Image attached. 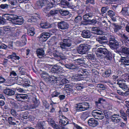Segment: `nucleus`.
Returning a JSON list of instances; mask_svg holds the SVG:
<instances>
[{"instance_id": "obj_9", "label": "nucleus", "mask_w": 129, "mask_h": 129, "mask_svg": "<svg viewBox=\"0 0 129 129\" xmlns=\"http://www.w3.org/2000/svg\"><path fill=\"white\" fill-rule=\"evenodd\" d=\"M117 84H118L119 86L123 89L125 90H127L128 88V86L125 83H123L125 81L123 79H117Z\"/></svg>"}, {"instance_id": "obj_36", "label": "nucleus", "mask_w": 129, "mask_h": 129, "mask_svg": "<svg viewBox=\"0 0 129 129\" xmlns=\"http://www.w3.org/2000/svg\"><path fill=\"white\" fill-rule=\"evenodd\" d=\"M96 55L99 58V59H102L103 58H105L106 59H108V60H110L111 58V57H107V56H106L105 55H102L100 54H98V53L96 54Z\"/></svg>"}, {"instance_id": "obj_8", "label": "nucleus", "mask_w": 129, "mask_h": 129, "mask_svg": "<svg viewBox=\"0 0 129 129\" xmlns=\"http://www.w3.org/2000/svg\"><path fill=\"white\" fill-rule=\"evenodd\" d=\"M18 17V18L16 19L12 18L11 19V22L15 24L21 25L23 22V19L22 17Z\"/></svg>"}, {"instance_id": "obj_17", "label": "nucleus", "mask_w": 129, "mask_h": 129, "mask_svg": "<svg viewBox=\"0 0 129 129\" xmlns=\"http://www.w3.org/2000/svg\"><path fill=\"white\" fill-rule=\"evenodd\" d=\"M53 55L55 57H59L61 59H63L64 58V55L62 53L58 51H56L53 54Z\"/></svg>"}, {"instance_id": "obj_3", "label": "nucleus", "mask_w": 129, "mask_h": 129, "mask_svg": "<svg viewBox=\"0 0 129 129\" xmlns=\"http://www.w3.org/2000/svg\"><path fill=\"white\" fill-rule=\"evenodd\" d=\"M71 40L68 38L64 39L63 42L60 44V47L62 50L66 49L67 47H70L71 45Z\"/></svg>"}, {"instance_id": "obj_57", "label": "nucleus", "mask_w": 129, "mask_h": 129, "mask_svg": "<svg viewBox=\"0 0 129 129\" xmlns=\"http://www.w3.org/2000/svg\"><path fill=\"white\" fill-rule=\"evenodd\" d=\"M83 88L84 87L81 85H78L76 87V89L77 90H80Z\"/></svg>"}, {"instance_id": "obj_19", "label": "nucleus", "mask_w": 129, "mask_h": 129, "mask_svg": "<svg viewBox=\"0 0 129 129\" xmlns=\"http://www.w3.org/2000/svg\"><path fill=\"white\" fill-rule=\"evenodd\" d=\"M81 35L83 38H89L90 36V31L88 30H83L82 33Z\"/></svg>"}, {"instance_id": "obj_22", "label": "nucleus", "mask_w": 129, "mask_h": 129, "mask_svg": "<svg viewBox=\"0 0 129 129\" xmlns=\"http://www.w3.org/2000/svg\"><path fill=\"white\" fill-rule=\"evenodd\" d=\"M119 116V115H113L112 117V119L113 121L115 122H118L121 121V119L117 117L116 116Z\"/></svg>"}, {"instance_id": "obj_21", "label": "nucleus", "mask_w": 129, "mask_h": 129, "mask_svg": "<svg viewBox=\"0 0 129 129\" xmlns=\"http://www.w3.org/2000/svg\"><path fill=\"white\" fill-rule=\"evenodd\" d=\"M121 117L123 119L124 121L126 122L127 120V118L126 115L124 111L123 110H121L119 111Z\"/></svg>"}, {"instance_id": "obj_61", "label": "nucleus", "mask_w": 129, "mask_h": 129, "mask_svg": "<svg viewBox=\"0 0 129 129\" xmlns=\"http://www.w3.org/2000/svg\"><path fill=\"white\" fill-rule=\"evenodd\" d=\"M74 127L77 129H83V128L82 127H81L79 125L76 124H74Z\"/></svg>"}, {"instance_id": "obj_47", "label": "nucleus", "mask_w": 129, "mask_h": 129, "mask_svg": "<svg viewBox=\"0 0 129 129\" xmlns=\"http://www.w3.org/2000/svg\"><path fill=\"white\" fill-rule=\"evenodd\" d=\"M106 36H103L102 37H100L98 38V39H100V40H102L104 41H105V40H107V37H106Z\"/></svg>"}, {"instance_id": "obj_11", "label": "nucleus", "mask_w": 129, "mask_h": 129, "mask_svg": "<svg viewBox=\"0 0 129 129\" xmlns=\"http://www.w3.org/2000/svg\"><path fill=\"white\" fill-rule=\"evenodd\" d=\"M50 34L48 33H43L40 35V40L42 42L46 41L50 36Z\"/></svg>"}, {"instance_id": "obj_55", "label": "nucleus", "mask_w": 129, "mask_h": 129, "mask_svg": "<svg viewBox=\"0 0 129 129\" xmlns=\"http://www.w3.org/2000/svg\"><path fill=\"white\" fill-rule=\"evenodd\" d=\"M97 41L98 42L102 44H104L106 42V41H104L102 40L98 39V38L97 39Z\"/></svg>"}, {"instance_id": "obj_15", "label": "nucleus", "mask_w": 129, "mask_h": 129, "mask_svg": "<svg viewBox=\"0 0 129 129\" xmlns=\"http://www.w3.org/2000/svg\"><path fill=\"white\" fill-rule=\"evenodd\" d=\"M48 121L49 124L50 125L54 128L56 129L59 128V126L55 123L53 120L51 118L48 119Z\"/></svg>"}, {"instance_id": "obj_16", "label": "nucleus", "mask_w": 129, "mask_h": 129, "mask_svg": "<svg viewBox=\"0 0 129 129\" xmlns=\"http://www.w3.org/2000/svg\"><path fill=\"white\" fill-rule=\"evenodd\" d=\"M96 51L100 53H102L105 55H107L108 53L107 49L104 48H99L96 49Z\"/></svg>"}, {"instance_id": "obj_37", "label": "nucleus", "mask_w": 129, "mask_h": 129, "mask_svg": "<svg viewBox=\"0 0 129 129\" xmlns=\"http://www.w3.org/2000/svg\"><path fill=\"white\" fill-rule=\"evenodd\" d=\"M30 17L28 20V22L31 23H33V22H36L37 21V18L34 17Z\"/></svg>"}, {"instance_id": "obj_64", "label": "nucleus", "mask_w": 129, "mask_h": 129, "mask_svg": "<svg viewBox=\"0 0 129 129\" xmlns=\"http://www.w3.org/2000/svg\"><path fill=\"white\" fill-rule=\"evenodd\" d=\"M4 93L7 96H8V89L6 88L4 89Z\"/></svg>"}, {"instance_id": "obj_38", "label": "nucleus", "mask_w": 129, "mask_h": 129, "mask_svg": "<svg viewBox=\"0 0 129 129\" xmlns=\"http://www.w3.org/2000/svg\"><path fill=\"white\" fill-rule=\"evenodd\" d=\"M34 100H33L34 102V108H36V107H37L40 104V102L36 98H34Z\"/></svg>"}, {"instance_id": "obj_6", "label": "nucleus", "mask_w": 129, "mask_h": 129, "mask_svg": "<svg viewBox=\"0 0 129 129\" xmlns=\"http://www.w3.org/2000/svg\"><path fill=\"white\" fill-rule=\"evenodd\" d=\"M92 115L95 118L98 119H102L104 117L103 114L100 110L93 111L92 112Z\"/></svg>"}, {"instance_id": "obj_53", "label": "nucleus", "mask_w": 129, "mask_h": 129, "mask_svg": "<svg viewBox=\"0 0 129 129\" xmlns=\"http://www.w3.org/2000/svg\"><path fill=\"white\" fill-rule=\"evenodd\" d=\"M121 36L123 38H124L125 40H126L128 41H129V39H128V37L126 36L124 34L123 35H121Z\"/></svg>"}, {"instance_id": "obj_7", "label": "nucleus", "mask_w": 129, "mask_h": 129, "mask_svg": "<svg viewBox=\"0 0 129 129\" xmlns=\"http://www.w3.org/2000/svg\"><path fill=\"white\" fill-rule=\"evenodd\" d=\"M57 25L58 28L62 30L67 29L69 27L67 23L63 21L58 22Z\"/></svg>"}, {"instance_id": "obj_10", "label": "nucleus", "mask_w": 129, "mask_h": 129, "mask_svg": "<svg viewBox=\"0 0 129 129\" xmlns=\"http://www.w3.org/2000/svg\"><path fill=\"white\" fill-rule=\"evenodd\" d=\"M51 70L55 73H58L59 72H64V71L61 66L56 65L52 68Z\"/></svg>"}, {"instance_id": "obj_4", "label": "nucleus", "mask_w": 129, "mask_h": 129, "mask_svg": "<svg viewBox=\"0 0 129 129\" xmlns=\"http://www.w3.org/2000/svg\"><path fill=\"white\" fill-rule=\"evenodd\" d=\"M90 46L88 45L80 46L78 48L77 51L80 54H84L90 49Z\"/></svg>"}, {"instance_id": "obj_33", "label": "nucleus", "mask_w": 129, "mask_h": 129, "mask_svg": "<svg viewBox=\"0 0 129 129\" xmlns=\"http://www.w3.org/2000/svg\"><path fill=\"white\" fill-rule=\"evenodd\" d=\"M91 30L92 31H93V33H94L98 34H100V32H101V31L98 28L96 27H92V28Z\"/></svg>"}, {"instance_id": "obj_29", "label": "nucleus", "mask_w": 129, "mask_h": 129, "mask_svg": "<svg viewBox=\"0 0 129 129\" xmlns=\"http://www.w3.org/2000/svg\"><path fill=\"white\" fill-rule=\"evenodd\" d=\"M65 66L66 68L69 69H74L76 67L74 64L72 63H69L66 64L65 65Z\"/></svg>"}, {"instance_id": "obj_30", "label": "nucleus", "mask_w": 129, "mask_h": 129, "mask_svg": "<svg viewBox=\"0 0 129 129\" xmlns=\"http://www.w3.org/2000/svg\"><path fill=\"white\" fill-rule=\"evenodd\" d=\"M59 12L61 15L63 16L67 15L69 13V12L66 10H59Z\"/></svg>"}, {"instance_id": "obj_62", "label": "nucleus", "mask_w": 129, "mask_h": 129, "mask_svg": "<svg viewBox=\"0 0 129 129\" xmlns=\"http://www.w3.org/2000/svg\"><path fill=\"white\" fill-rule=\"evenodd\" d=\"M17 75L16 73L14 71H13L11 73L10 76L13 75L14 77L16 76Z\"/></svg>"}, {"instance_id": "obj_24", "label": "nucleus", "mask_w": 129, "mask_h": 129, "mask_svg": "<svg viewBox=\"0 0 129 129\" xmlns=\"http://www.w3.org/2000/svg\"><path fill=\"white\" fill-rule=\"evenodd\" d=\"M48 80L53 83H55L58 80V79L57 77H55L53 75L50 76Z\"/></svg>"}, {"instance_id": "obj_63", "label": "nucleus", "mask_w": 129, "mask_h": 129, "mask_svg": "<svg viewBox=\"0 0 129 129\" xmlns=\"http://www.w3.org/2000/svg\"><path fill=\"white\" fill-rule=\"evenodd\" d=\"M65 96L64 95H61L59 96V97L60 99L61 100L64 99L65 98Z\"/></svg>"}, {"instance_id": "obj_58", "label": "nucleus", "mask_w": 129, "mask_h": 129, "mask_svg": "<svg viewBox=\"0 0 129 129\" xmlns=\"http://www.w3.org/2000/svg\"><path fill=\"white\" fill-rule=\"evenodd\" d=\"M92 74L93 75H97L98 73L95 70H93L92 71Z\"/></svg>"}, {"instance_id": "obj_51", "label": "nucleus", "mask_w": 129, "mask_h": 129, "mask_svg": "<svg viewBox=\"0 0 129 129\" xmlns=\"http://www.w3.org/2000/svg\"><path fill=\"white\" fill-rule=\"evenodd\" d=\"M3 17H0V24H4L5 20L3 18Z\"/></svg>"}, {"instance_id": "obj_13", "label": "nucleus", "mask_w": 129, "mask_h": 129, "mask_svg": "<svg viewBox=\"0 0 129 129\" xmlns=\"http://www.w3.org/2000/svg\"><path fill=\"white\" fill-rule=\"evenodd\" d=\"M110 46L111 48L118 49L119 48H121V45L119 44L118 42L116 41L114 42H110Z\"/></svg>"}, {"instance_id": "obj_23", "label": "nucleus", "mask_w": 129, "mask_h": 129, "mask_svg": "<svg viewBox=\"0 0 129 129\" xmlns=\"http://www.w3.org/2000/svg\"><path fill=\"white\" fill-rule=\"evenodd\" d=\"M21 41L20 42H18L17 43L20 46H22L26 44V40L24 37H22Z\"/></svg>"}, {"instance_id": "obj_12", "label": "nucleus", "mask_w": 129, "mask_h": 129, "mask_svg": "<svg viewBox=\"0 0 129 129\" xmlns=\"http://www.w3.org/2000/svg\"><path fill=\"white\" fill-rule=\"evenodd\" d=\"M61 112L60 111L58 112L59 118H60L61 117H62V118L60 119L59 121V123L61 126L65 125L67 124L68 122L66 121L67 120L65 119V117L61 114Z\"/></svg>"}, {"instance_id": "obj_31", "label": "nucleus", "mask_w": 129, "mask_h": 129, "mask_svg": "<svg viewBox=\"0 0 129 129\" xmlns=\"http://www.w3.org/2000/svg\"><path fill=\"white\" fill-rule=\"evenodd\" d=\"M122 52L123 53L129 55V48L124 47L122 48Z\"/></svg>"}, {"instance_id": "obj_28", "label": "nucleus", "mask_w": 129, "mask_h": 129, "mask_svg": "<svg viewBox=\"0 0 129 129\" xmlns=\"http://www.w3.org/2000/svg\"><path fill=\"white\" fill-rule=\"evenodd\" d=\"M40 26L41 27L44 28H47L51 27V25L47 23H41Z\"/></svg>"}, {"instance_id": "obj_54", "label": "nucleus", "mask_w": 129, "mask_h": 129, "mask_svg": "<svg viewBox=\"0 0 129 129\" xmlns=\"http://www.w3.org/2000/svg\"><path fill=\"white\" fill-rule=\"evenodd\" d=\"M16 99H17V100L20 101L21 100V94H19L16 96Z\"/></svg>"}, {"instance_id": "obj_18", "label": "nucleus", "mask_w": 129, "mask_h": 129, "mask_svg": "<svg viewBox=\"0 0 129 129\" xmlns=\"http://www.w3.org/2000/svg\"><path fill=\"white\" fill-rule=\"evenodd\" d=\"M37 53L39 58H41L45 54L44 50L42 48H40L37 50Z\"/></svg>"}, {"instance_id": "obj_39", "label": "nucleus", "mask_w": 129, "mask_h": 129, "mask_svg": "<svg viewBox=\"0 0 129 129\" xmlns=\"http://www.w3.org/2000/svg\"><path fill=\"white\" fill-rule=\"evenodd\" d=\"M114 26H115L114 31L115 32H117L121 28V27L119 25H117L115 24H113Z\"/></svg>"}, {"instance_id": "obj_35", "label": "nucleus", "mask_w": 129, "mask_h": 129, "mask_svg": "<svg viewBox=\"0 0 129 129\" xmlns=\"http://www.w3.org/2000/svg\"><path fill=\"white\" fill-rule=\"evenodd\" d=\"M41 76L42 78L45 79H49L50 76L47 73H43L41 75Z\"/></svg>"}, {"instance_id": "obj_32", "label": "nucleus", "mask_w": 129, "mask_h": 129, "mask_svg": "<svg viewBox=\"0 0 129 129\" xmlns=\"http://www.w3.org/2000/svg\"><path fill=\"white\" fill-rule=\"evenodd\" d=\"M111 73L110 70H107L103 74V76L104 77H109Z\"/></svg>"}, {"instance_id": "obj_43", "label": "nucleus", "mask_w": 129, "mask_h": 129, "mask_svg": "<svg viewBox=\"0 0 129 129\" xmlns=\"http://www.w3.org/2000/svg\"><path fill=\"white\" fill-rule=\"evenodd\" d=\"M70 80L69 79H67L65 78H63L61 80V82L63 84H65L66 83H67L69 82V81H70Z\"/></svg>"}, {"instance_id": "obj_34", "label": "nucleus", "mask_w": 129, "mask_h": 129, "mask_svg": "<svg viewBox=\"0 0 129 129\" xmlns=\"http://www.w3.org/2000/svg\"><path fill=\"white\" fill-rule=\"evenodd\" d=\"M45 125L44 122H41L38 123L37 124V127L39 129H43V126Z\"/></svg>"}, {"instance_id": "obj_25", "label": "nucleus", "mask_w": 129, "mask_h": 129, "mask_svg": "<svg viewBox=\"0 0 129 129\" xmlns=\"http://www.w3.org/2000/svg\"><path fill=\"white\" fill-rule=\"evenodd\" d=\"M20 58V57L17 56L15 53H13L12 55H9V59H11L12 60L15 59L16 60H19Z\"/></svg>"}, {"instance_id": "obj_14", "label": "nucleus", "mask_w": 129, "mask_h": 129, "mask_svg": "<svg viewBox=\"0 0 129 129\" xmlns=\"http://www.w3.org/2000/svg\"><path fill=\"white\" fill-rule=\"evenodd\" d=\"M89 125L92 127H95L98 125V122L93 118H90L88 121Z\"/></svg>"}, {"instance_id": "obj_27", "label": "nucleus", "mask_w": 129, "mask_h": 129, "mask_svg": "<svg viewBox=\"0 0 129 129\" xmlns=\"http://www.w3.org/2000/svg\"><path fill=\"white\" fill-rule=\"evenodd\" d=\"M121 62H123L125 66L129 65V59H126L125 57H123L121 58Z\"/></svg>"}, {"instance_id": "obj_45", "label": "nucleus", "mask_w": 129, "mask_h": 129, "mask_svg": "<svg viewBox=\"0 0 129 129\" xmlns=\"http://www.w3.org/2000/svg\"><path fill=\"white\" fill-rule=\"evenodd\" d=\"M0 7L2 9H7L8 7V5L7 4H2L0 6Z\"/></svg>"}, {"instance_id": "obj_42", "label": "nucleus", "mask_w": 129, "mask_h": 129, "mask_svg": "<svg viewBox=\"0 0 129 129\" xmlns=\"http://www.w3.org/2000/svg\"><path fill=\"white\" fill-rule=\"evenodd\" d=\"M59 93L58 92L55 91L52 93L51 94V96L52 97H57L59 95Z\"/></svg>"}, {"instance_id": "obj_1", "label": "nucleus", "mask_w": 129, "mask_h": 129, "mask_svg": "<svg viewBox=\"0 0 129 129\" xmlns=\"http://www.w3.org/2000/svg\"><path fill=\"white\" fill-rule=\"evenodd\" d=\"M81 71V73L79 74L76 77H75V75H74L72 77H70L69 79L74 81H76V80H80L79 78H84L85 77H86L85 76L88 74V73L86 70H82Z\"/></svg>"}, {"instance_id": "obj_52", "label": "nucleus", "mask_w": 129, "mask_h": 129, "mask_svg": "<svg viewBox=\"0 0 129 129\" xmlns=\"http://www.w3.org/2000/svg\"><path fill=\"white\" fill-rule=\"evenodd\" d=\"M108 9V8L107 7H103L101 9V11L103 13H105Z\"/></svg>"}, {"instance_id": "obj_2", "label": "nucleus", "mask_w": 129, "mask_h": 129, "mask_svg": "<svg viewBox=\"0 0 129 129\" xmlns=\"http://www.w3.org/2000/svg\"><path fill=\"white\" fill-rule=\"evenodd\" d=\"M91 108L88 103L84 102L78 104L77 110L78 111H84Z\"/></svg>"}, {"instance_id": "obj_50", "label": "nucleus", "mask_w": 129, "mask_h": 129, "mask_svg": "<svg viewBox=\"0 0 129 129\" xmlns=\"http://www.w3.org/2000/svg\"><path fill=\"white\" fill-rule=\"evenodd\" d=\"M81 17H76L74 20L76 22H78L81 21Z\"/></svg>"}, {"instance_id": "obj_20", "label": "nucleus", "mask_w": 129, "mask_h": 129, "mask_svg": "<svg viewBox=\"0 0 129 129\" xmlns=\"http://www.w3.org/2000/svg\"><path fill=\"white\" fill-rule=\"evenodd\" d=\"M44 3L45 4H47L48 5V7L45 10V11L47 10H48V9L52 8L53 5L52 3H51L50 1V0H43Z\"/></svg>"}, {"instance_id": "obj_46", "label": "nucleus", "mask_w": 129, "mask_h": 129, "mask_svg": "<svg viewBox=\"0 0 129 129\" xmlns=\"http://www.w3.org/2000/svg\"><path fill=\"white\" fill-rule=\"evenodd\" d=\"M108 15L110 16H113L115 15V13L111 10H110L108 11Z\"/></svg>"}, {"instance_id": "obj_60", "label": "nucleus", "mask_w": 129, "mask_h": 129, "mask_svg": "<svg viewBox=\"0 0 129 129\" xmlns=\"http://www.w3.org/2000/svg\"><path fill=\"white\" fill-rule=\"evenodd\" d=\"M117 93L120 95H124V93L121 90H117Z\"/></svg>"}, {"instance_id": "obj_44", "label": "nucleus", "mask_w": 129, "mask_h": 129, "mask_svg": "<svg viewBox=\"0 0 129 129\" xmlns=\"http://www.w3.org/2000/svg\"><path fill=\"white\" fill-rule=\"evenodd\" d=\"M58 12V10H51V11L50 13L52 15H55V14L57 13Z\"/></svg>"}, {"instance_id": "obj_5", "label": "nucleus", "mask_w": 129, "mask_h": 129, "mask_svg": "<svg viewBox=\"0 0 129 129\" xmlns=\"http://www.w3.org/2000/svg\"><path fill=\"white\" fill-rule=\"evenodd\" d=\"M61 7L63 8H64L67 6L69 8L72 9L74 11L78 10L77 9L79 8V6H78L76 7H74V6H71L69 4L68 2L64 0H62L60 2V5Z\"/></svg>"}, {"instance_id": "obj_56", "label": "nucleus", "mask_w": 129, "mask_h": 129, "mask_svg": "<svg viewBox=\"0 0 129 129\" xmlns=\"http://www.w3.org/2000/svg\"><path fill=\"white\" fill-rule=\"evenodd\" d=\"M7 82V81L6 79L0 76V83L4 82Z\"/></svg>"}, {"instance_id": "obj_49", "label": "nucleus", "mask_w": 129, "mask_h": 129, "mask_svg": "<svg viewBox=\"0 0 129 129\" xmlns=\"http://www.w3.org/2000/svg\"><path fill=\"white\" fill-rule=\"evenodd\" d=\"M21 99L22 100H25L27 99V95L25 94H21Z\"/></svg>"}, {"instance_id": "obj_48", "label": "nucleus", "mask_w": 129, "mask_h": 129, "mask_svg": "<svg viewBox=\"0 0 129 129\" xmlns=\"http://www.w3.org/2000/svg\"><path fill=\"white\" fill-rule=\"evenodd\" d=\"M14 93L15 92L13 90L9 89V96L13 95Z\"/></svg>"}, {"instance_id": "obj_41", "label": "nucleus", "mask_w": 129, "mask_h": 129, "mask_svg": "<svg viewBox=\"0 0 129 129\" xmlns=\"http://www.w3.org/2000/svg\"><path fill=\"white\" fill-rule=\"evenodd\" d=\"M109 45H110V42H114L116 41L115 40L114 37L113 36H110L109 37Z\"/></svg>"}, {"instance_id": "obj_59", "label": "nucleus", "mask_w": 129, "mask_h": 129, "mask_svg": "<svg viewBox=\"0 0 129 129\" xmlns=\"http://www.w3.org/2000/svg\"><path fill=\"white\" fill-rule=\"evenodd\" d=\"M7 46L6 45L3 44H2L1 45H0V49L1 48L5 49L7 48Z\"/></svg>"}, {"instance_id": "obj_40", "label": "nucleus", "mask_w": 129, "mask_h": 129, "mask_svg": "<svg viewBox=\"0 0 129 129\" xmlns=\"http://www.w3.org/2000/svg\"><path fill=\"white\" fill-rule=\"evenodd\" d=\"M127 8H124L122 9V10L121 12V13L123 15H129V14H127V12L126 10Z\"/></svg>"}, {"instance_id": "obj_26", "label": "nucleus", "mask_w": 129, "mask_h": 129, "mask_svg": "<svg viewBox=\"0 0 129 129\" xmlns=\"http://www.w3.org/2000/svg\"><path fill=\"white\" fill-rule=\"evenodd\" d=\"M28 34L29 35L32 36L35 33L34 28L33 27L29 28L28 30Z\"/></svg>"}]
</instances>
